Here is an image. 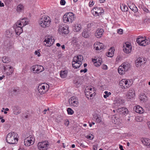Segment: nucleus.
Instances as JSON below:
<instances>
[{
	"label": "nucleus",
	"mask_w": 150,
	"mask_h": 150,
	"mask_svg": "<svg viewBox=\"0 0 150 150\" xmlns=\"http://www.w3.org/2000/svg\"><path fill=\"white\" fill-rule=\"evenodd\" d=\"M51 22L50 18L45 16H42L39 21V24L43 28L48 27Z\"/></svg>",
	"instance_id": "obj_1"
},
{
	"label": "nucleus",
	"mask_w": 150,
	"mask_h": 150,
	"mask_svg": "<svg viewBox=\"0 0 150 150\" xmlns=\"http://www.w3.org/2000/svg\"><path fill=\"white\" fill-rule=\"evenodd\" d=\"M75 16L74 14L72 12L66 13L63 16V20L64 23H71L74 20Z\"/></svg>",
	"instance_id": "obj_2"
},
{
	"label": "nucleus",
	"mask_w": 150,
	"mask_h": 150,
	"mask_svg": "<svg viewBox=\"0 0 150 150\" xmlns=\"http://www.w3.org/2000/svg\"><path fill=\"white\" fill-rule=\"evenodd\" d=\"M6 142L10 144H15L18 141V138L13 136L12 134L8 133L6 138Z\"/></svg>",
	"instance_id": "obj_3"
},
{
	"label": "nucleus",
	"mask_w": 150,
	"mask_h": 150,
	"mask_svg": "<svg viewBox=\"0 0 150 150\" xmlns=\"http://www.w3.org/2000/svg\"><path fill=\"white\" fill-rule=\"evenodd\" d=\"M15 29V31L16 35H19L23 32V30L21 22L17 21L13 26Z\"/></svg>",
	"instance_id": "obj_4"
},
{
	"label": "nucleus",
	"mask_w": 150,
	"mask_h": 150,
	"mask_svg": "<svg viewBox=\"0 0 150 150\" xmlns=\"http://www.w3.org/2000/svg\"><path fill=\"white\" fill-rule=\"evenodd\" d=\"M93 14L95 16L100 15L104 11L102 8L95 7L91 11Z\"/></svg>",
	"instance_id": "obj_5"
},
{
	"label": "nucleus",
	"mask_w": 150,
	"mask_h": 150,
	"mask_svg": "<svg viewBox=\"0 0 150 150\" xmlns=\"http://www.w3.org/2000/svg\"><path fill=\"white\" fill-rule=\"evenodd\" d=\"M38 146L40 150V149H45L47 150L48 149L49 146V143L47 141H42L41 142H39L38 144Z\"/></svg>",
	"instance_id": "obj_6"
},
{
	"label": "nucleus",
	"mask_w": 150,
	"mask_h": 150,
	"mask_svg": "<svg viewBox=\"0 0 150 150\" xmlns=\"http://www.w3.org/2000/svg\"><path fill=\"white\" fill-rule=\"evenodd\" d=\"M123 51L127 54L130 52L132 50V46L130 43L127 42L123 45Z\"/></svg>",
	"instance_id": "obj_7"
},
{
	"label": "nucleus",
	"mask_w": 150,
	"mask_h": 150,
	"mask_svg": "<svg viewBox=\"0 0 150 150\" xmlns=\"http://www.w3.org/2000/svg\"><path fill=\"white\" fill-rule=\"evenodd\" d=\"M32 68L33 71L35 73H38L44 70V67L40 65H35L33 66Z\"/></svg>",
	"instance_id": "obj_8"
},
{
	"label": "nucleus",
	"mask_w": 150,
	"mask_h": 150,
	"mask_svg": "<svg viewBox=\"0 0 150 150\" xmlns=\"http://www.w3.org/2000/svg\"><path fill=\"white\" fill-rule=\"evenodd\" d=\"M33 137L31 135L27 137L24 140V144L26 146L30 145L33 142Z\"/></svg>",
	"instance_id": "obj_9"
},
{
	"label": "nucleus",
	"mask_w": 150,
	"mask_h": 150,
	"mask_svg": "<svg viewBox=\"0 0 150 150\" xmlns=\"http://www.w3.org/2000/svg\"><path fill=\"white\" fill-rule=\"evenodd\" d=\"M68 29V28L67 27H62L61 26L59 27L58 31L60 34H67L69 33V32Z\"/></svg>",
	"instance_id": "obj_10"
},
{
	"label": "nucleus",
	"mask_w": 150,
	"mask_h": 150,
	"mask_svg": "<svg viewBox=\"0 0 150 150\" xmlns=\"http://www.w3.org/2000/svg\"><path fill=\"white\" fill-rule=\"evenodd\" d=\"M83 60V57L81 55H79L77 56H75L73 60V62H75V64L78 62V64L81 65L82 61Z\"/></svg>",
	"instance_id": "obj_11"
},
{
	"label": "nucleus",
	"mask_w": 150,
	"mask_h": 150,
	"mask_svg": "<svg viewBox=\"0 0 150 150\" xmlns=\"http://www.w3.org/2000/svg\"><path fill=\"white\" fill-rule=\"evenodd\" d=\"M44 42H46L47 46L50 47L54 43V38L52 39L51 37H47L45 39Z\"/></svg>",
	"instance_id": "obj_12"
},
{
	"label": "nucleus",
	"mask_w": 150,
	"mask_h": 150,
	"mask_svg": "<svg viewBox=\"0 0 150 150\" xmlns=\"http://www.w3.org/2000/svg\"><path fill=\"white\" fill-rule=\"evenodd\" d=\"M46 88L44 83L39 85L38 88V91L40 94H43L46 92Z\"/></svg>",
	"instance_id": "obj_13"
},
{
	"label": "nucleus",
	"mask_w": 150,
	"mask_h": 150,
	"mask_svg": "<svg viewBox=\"0 0 150 150\" xmlns=\"http://www.w3.org/2000/svg\"><path fill=\"white\" fill-rule=\"evenodd\" d=\"M145 63V60L143 58L139 57L136 61L135 64L137 67H139Z\"/></svg>",
	"instance_id": "obj_14"
},
{
	"label": "nucleus",
	"mask_w": 150,
	"mask_h": 150,
	"mask_svg": "<svg viewBox=\"0 0 150 150\" xmlns=\"http://www.w3.org/2000/svg\"><path fill=\"white\" fill-rule=\"evenodd\" d=\"M103 32L104 31L103 29H98L96 31L95 35L97 38H99L102 37Z\"/></svg>",
	"instance_id": "obj_15"
},
{
	"label": "nucleus",
	"mask_w": 150,
	"mask_h": 150,
	"mask_svg": "<svg viewBox=\"0 0 150 150\" xmlns=\"http://www.w3.org/2000/svg\"><path fill=\"white\" fill-rule=\"evenodd\" d=\"M134 110L136 112L140 114L143 113L144 112L143 109L139 105H137L135 106Z\"/></svg>",
	"instance_id": "obj_16"
},
{
	"label": "nucleus",
	"mask_w": 150,
	"mask_h": 150,
	"mask_svg": "<svg viewBox=\"0 0 150 150\" xmlns=\"http://www.w3.org/2000/svg\"><path fill=\"white\" fill-rule=\"evenodd\" d=\"M130 67V65L128 63L125 62L123 64L122 68L124 69V73L122 72V74L125 73V72L128 71Z\"/></svg>",
	"instance_id": "obj_17"
},
{
	"label": "nucleus",
	"mask_w": 150,
	"mask_h": 150,
	"mask_svg": "<svg viewBox=\"0 0 150 150\" xmlns=\"http://www.w3.org/2000/svg\"><path fill=\"white\" fill-rule=\"evenodd\" d=\"M122 82L124 84H122V88L125 89L129 87L130 86V81L128 80H125V79H122Z\"/></svg>",
	"instance_id": "obj_18"
},
{
	"label": "nucleus",
	"mask_w": 150,
	"mask_h": 150,
	"mask_svg": "<svg viewBox=\"0 0 150 150\" xmlns=\"http://www.w3.org/2000/svg\"><path fill=\"white\" fill-rule=\"evenodd\" d=\"M82 35L85 38H88L90 37L91 33L88 30L84 29L82 33Z\"/></svg>",
	"instance_id": "obj_19"
},
{
	"label": "nucleus",
	"mask_w": 150,
	"mask_h": 150,
	"mask_svg": "<svg viewBox=\"0 0 150 150\" xmlns=\"http://www.w3.org/2000/svg\"><path fill=\"white\" fill-rule=\"evenodd\" d=\"M142 143L146 146L150 147V139L148 138H143L142 140Z\"/></svg>",
	"instance_id": "obj_20"
},
{
	"label": "nucleus",
	"mask_w": 150,
	"mask_h": 150,
	"mask_svg": "<svg viewBox=\"0 0 150 150\" xmlns=\"http://www.w3.org/2000/svg\"><path fill=\"white\" fill-rule=\"evenodd\" d=\"M139 98L140 100L142 101L143 102L146 101L147 99V97L146 96V95L143 93H141L140 94Z\"/></svg>",
	"instance_id": "obj_21"
},
{
	"label": "nucleus",
	"mask_w": 150,
	"mask_h": 150,
	"mask_svg": "<svg viewBox=\"0 0 150 150\" xmlns=\"http://www.w3.org/2000/svg\"><path fill=\"white\" fill-rule=\"evenodd\" d=\"M21 21H18L20 22L22 24V26L23 27L26 24H28V20L27 18H24L21 19Z\"/></svg>",
	"instance_id": "obj_22"
},
{
	"label": "nucleus",
	"mask_w": 150,
	"mask_h": 150,
	"mask_svg": "<svg viewBox=\"0 0 150 150\" xmlns=\"http://www.w3.org/2000/svg\"><path fill=\"white\" fill-rule=\"evenodd\" d=\"M67 73L68 71L67 70L61 71L60 72V76L62 78H66L67 76Z\"/></svg>",
	"instance_id": "obj_23"
},
{
	"label": "nucleus",
	"mask_w": 150,
	"mask_h": 150,
	"mask_svg": "<svg viewBox=\"0 0 150 150\" xmlns=\"http://www.w3.org/2000/svg\"><path fill=\"white\" fill-rule=\"evenodd\" d=\"M115 50L112 47L109 50V51L108 53L107 56L109 57H112L114 54Z\"/></svg>",
	"instance_id": "obj_24"
},
{
	"label": "nucleus",
	"mask_w": 150,
	"mask_h": 150,
	"mask_svg": "<svg viewBox=\"0 0 150 150\" xmlns=\"http://www.w3.org/2000/svg\"><path fill=\"white\" fill-rule=\"evenodd\" d=\"M69 102L70 103L73 105L74 106H76V105H77L78 103L77 101L75 100H74L73 97H71L69 99Z\"/></svg>",
	"instance_id": "obj_25"
},
{
	"label": "nucleus",
	"mask_w": 150,
	"mask_h": 150,
	"mask_svg": "<svg viewBox=\"0 0 150 150\" xmlns=\"http://www.w3.org/2000/svg\"><path fill=\"white\" fill-rule=\"evenodd\" d=\"M81 26L80 24L77 25L73 28V30L75 32L79 31L81 29Z\"/></svg>",
	"instance_id": "obj_26"
},
{
	"label": "nucleus",
	"mask_w": 150,
	"mask_h": 150,
	"mask_svg": "<svg viewBox=\"0 0 150 150\" xmlns=\"http://www.w3.org/2000/svg\"><path fill=\"white\" fill-rule=\"evenodd\" d=\"M129 7L132 11L134 12H136L138 11V9L134 4H132V5L129 6Z\"/></svg>",
	"instance_id": "obj_27"
},
{
	"label": "nucleus",
	"mask_w": 150,
	"mask_h": 150,
	"mask_svg": "<svg viewBox=\"0 0 150 150\" xmlns=\"http://www.w3.org/2000/svg\"><path fill=\"white\" fill-rule=\"evenodd\" d=\"M75 62H73V61H72V67L73 68L75 69H77L80 67L81 65L78 64V62L76 64H75Z\"/></svg>",
	"instance_id": "obj_28"
},
{
	"label": "nucleus",
	"mask_w": 150,
	"mask_h": 150,
	"mask_svg": "<svg viewBox=\"0 0 150 150\" xmlns=\"http://www.w3.org/2000/svg\"><path fill=\"white\" fill-rule=\"evenodd\" d=\"M143 38L139 36V37L137 39L136 41L140 45L142 44V43H143V42H144V41H143Z\"/></svg>",
	"instance_id": "obj_29"
},
{
	"label": "nucleus",
	"mask_w": 150,
	"mask_h": 150,
	"mask_svg": "<svg viewBox=\"0 0 150 150\" xmlns=\"http://www.w3.org/2000/svg\"><path fill=\"white\" fill-rule=\"evenodd\" d=\"M2 61L4 63H8L10 61V59L8 57L5 56L2 57Z\"/></svg>",
	"instance_id": "obj_30"
},
{
	"label": "nucleus",
	"mask_w": 150,
	"mask_h": 150,
	"mask_svg": "<svg viewBox=\"0 0 150 150\" xmlns=\"http://www.w3.org/2000/svg\"><path fill=\"white\" fill-rule=\"evenodd\" d=\"M23 10V6L22 4H19L17 6V11L18 12H22Z\"/></svg>",
	"instance_id": "obj_31"
},
{
	"label": "nucleus",
	"mask_w": 150,
	"mask_h": 150,
	"mask_svg": "<svg viewBox=\"0 0 150 150\" xmlns=\"http://www.w3.org/2000/svg\"><path fill=\"white\" fill-rule=\"evenodd\" d=\"M97 59H92V62L94 63V64L95 66L96 67L99 66L101 65L100 62H98L97 61Z\"/></svg>",
	"instance_id": "obj_32"
},
{
	"label": "nucleus",
	"mask_w": 150,
	"mask_h": 150,
	"mask_svg": "<svg viewBox=\"0 0 150 150\" xmlns=\"http://www.w3.org/2000/svg\"><path fill=\"white\" fill-rule=\"evenodd\" d=\"M128 112L129 111L127 108L125 107H122V115H126L128 113Z\"/></svg>",
	"instance_id": "obj_33"
},
{
	"label": "nucleus",
	"mask_w": 150,
	"mask_h": 150,
	"mask_svg": "<svg viewBox=\"0 0 150 150\" xmlns=\"http://www.w3.org/2000/svg\"><path fill=\"white\" fill-rule=\"evenodd\" d=\"M143 41H144V42H143L142 44L140 45L145 46L146 45L149 44L150 42L149 40L147 39H144Z\"/></svg>",
	"instance_id": "obj_34"
},
{
	"label": "nucleus",
	"mask_w": 150,
	"mask_h": 150,
	"mask_svg": "<svg viewBox=\"0 0 150 150\" xmlns=\"http://www.w3.org/2000/svg\"><path fill=\"white\" fill-rule=\"evenodd\" d=\"M135 95L134 93H130V92H129V93L127 94L126 96L127 98L128 99H131V98H132Z\"/></svg>",
	"instance_id": "obj_35"
},
{
	"label": "nucleus",
	"mask_w": 150,
	"mask_h": 150,
	"mask_svg": "<svg viewBox=\"0 0 150 150\" xmlns=\"http://www.w3.org/2000/svg\"><path fill=\"white\" fill-rule=\"evenodd\" d=\"M95 117L97 122L100 123L101 121V118L99 117V115H97Z\"/></svg>",
	"instance_id": "obj_36"
},
{
	"label": "nucleus",
	"mask_w": 150,
	"mask_h": 150,
	"mask_svg": "<svg viewBox=\"0 0 150 150\" xmlns=\"http://www.w3.org/2000/svg\"><path fill=\"white\" fill-rule=\"evenodd\" d=\"M67 111L69 115H71L74 113V111L70 108H67Z\"/></svg>",
	"instance_id": "obj_37"
},
{
	"label": "nucleus",
	"mask_w": 150,
	"mask_h": 150,
	"mask_svg": "<svg viewBox=\"0 0 150 150\" xmlns=\"http://www.w3.org/2000/svg\"><path fill=\"white\" fill-rule=\"evenodd\" d=\"M122 64L119 67L118 69V72L120 74L122 75Z\"/></svg>",
	"instance_id": "obj_38"
},
{
	"label": "nucleus",
	"mask_w": 150,
	"mask_h": 150,
	"mask_svg": "<svg viewBox=\"0 0 150 150\" xmlns=\"http://www.w3.org/2000/svg\"><path fill=\"white\" fill-rule=\"evenodd\" d=\"M85 95L86 96H89L90 97H92L93 95L95 93V92H94L93 93H92V92H90V93H88V91H87V92H85Z\"/></svg>",
	"instance_id": "obj_39"
},
{
	"label": "nucleus",
	"mask_w": 150,
	"mask_h": 150,
	"mask_svg": "<svg viewBox=\"0 0 150 150\" xmlns=\"http://www.w3.org/2000/svg\"><path fill=\"white\" fill-rule=\"evenodd\" d=\"M86 138L87 139L91 140L92 139L94 138V136L92 134H90L88 135H87L86 136Z\"/></svg>",
	"instance_id": "obj_40"
},
{
	"label": "nucleus",
	"mask_w": 150,
	"mask_h": 150,
	"mask_svg": "<svg viewBox=\"0 0 150 150\" xmlns=\"http://www.w3.org/2000/svg\"><path fill=\"white\" fill-rule=\"evenodd\" d=\"M94 24V23L93 22H91L88 24L87 25V27L88 29L90 28L91 27H92Z\"/></svg>",
	"instance_id": "obj_41"
},
{
	"label": "nucleus",
	"mask_w": 150,
	"mask_h": 150,
	"mask_svg": "<svg viewBox=\"0 0 150 150\" xmlns=\"http://www.w3.org/2000/svg\"><path fill=\"white\" fill-rule=\"evenodd\" d=\"M12 0H5L4 2L6 5H8L10 4Z\"/></svg>",
	"instance_id": "obj_42"
},
{
	"label": "nucleus",
	"mask_w": 150,
	"mask_h": 150,
	"mask_svg": "<svg viewBox=\"0 0 150 150\" xmlns=\"http://www.w3.org/2000/svg\"><path fill=\"white\" fill-rule=\"evenodd\" d=\"M74 84L76 85H78L79 84H81V82L79 80L74 81Z\"/></svg>",
	"instance_id": "obj_43"
},
{
	"label": "nucleus",
	"mask_w": 150,
	"mask_h": 150,
	"mask_svg": "<svg viewBox=\"0 0 150 150\" xmlns=\"http://www.w3.org/2000/svg\"><path fill=\"white\" fill-rule=\"evenodd\" d=\"M123 9V11L122 10V11L125 12L127 11L128 10V8L127 6H124Z\"/></svg>",
	"instance_id": "obj_44"
},
{
	"label": "nucleus",
	"mask_w": 150,
	"mask_h": 150,
	"mask_svg": "<svg viewBox=\"0 0 150 150\" xmlns=\"http://www.w3.org/2000/svg\"><path fill=\"white\" fill-rule=\"evenodd\" d=\"M104 93L105 95H104L103 97L104 98H106L108 97L109 96L108 95V91H105Z\"/></svg>",
	"instance_id": "obj_45"
},
{
	"label": "nucleus",
	"mask_w": 150,
	"mask_h": 150,
	"mask_svg": "<svg viewBox=\"0 0 150 150\" xmlns=\"http://www.w3.org/2000/svg\"><path fill=\"white\" fill-rule=\"evenodd\" d=\"M44 84L45 86V88H46V90L45 91H46V92L47 91H48V90L49 89V86L46 83L45 84V83H44Z\"/></svg>",
	"instance_id": "obj_46"
},
{
	"label": "nucleus",
	"mask_w": 150,
	"mask_h": 150,
	"mask_svg": "<svg viewBox=\"0 0 150 150\" xmlns=\"http://www.w3.org/2000/svg\"><path fill=\"white\" fill-rule=\"evenodd\" d=\"M94 48H95V49L96 50H101V49L100 48V47L99 46V45H98L97 47H96L95 45H94Z\"/></svg>",
	"instance_id": "obj_47"
},
{
	"label": "nucleus",
	"mask_w": 150,
	"mask_h": 150,
	"mask_svg": "<svg viewBox=\"0 0 150 150\" xmlns=\"http://www.w3.org/2000/svg\"><path fill=\"white\" fill-rule=\"evenodd\" d=\"M99 45V46L100 47L101 50H103L104 49L103 44L101 43H98V45Z\"/></svg>",
	"instance_id": "obj_48"
},
{
	"label": "nucleus",
	"mask_w": 150,
	"mask_h": 150,
	"mask_svg": "<svg viewBox=\"0 0 150 150\" xmlns=\"http://www.w3.org/2000/svg\"><path fill=\"white\" fill-rule=\"evenodd\" d=\"M35 55H37L38 57H40V53L38 50V51H36L35 52Z\"/></svg>",
	"instance_id": "obj_49"
},
{
	"label": "nucleus",
	"mask_w": 150,
	"mask_h": 150,
	"mask_svg": "<svg viewBox=\"0 0 150 150\" xmlns=\"http://www.w3.org/2000/svg\"><path fill=\"white\" fill-rule=\"evenodd\" d=\"M10 134H12L13 135V137H17V136L18 135L17 134L14 132H11V133H9Z\"/></svg>",
	"instance_id": "obj_50"
},
{
	"label": "nucleus",
	"mask_w": 150,
	"mask_h": 150,
	"mask_svg": "<svg viewBox=\"0 0 150 150\" xmlns=\"http://www.w3.org/2000/svg\"><path fill=\"white\" fill-rule=\"evenodd\" d=\"M102 68L103 69L106 70L108 69V67L106 65L103 64L102 66Z\"/></svg>",
	"instance_id": "obj_51"
},
{
	"label": "nucleus",
	"mask_w": 150,
	"mask_h": 150,
	"mask_svg": "<svg viewBox=\"0 0 150 150\" xmlns=\"http://www.w3.org/2000/svg\"><path fill=\"white\" fill-rule=\"evenodd\" d=\"M98 146L97 144H95L93 145V150H97V147Z\"/></svg>",
	"instance_id": "obj_52"
},
{
	"label": "nucleus",
	"mask_w": 150,
	"mask_h": 150,
	"mask_svg": "<svg viewBox=\"0 0 150 150\" xmlns=\"http://www.w3.org/2000/svg\"><path fill=\"white\" fill-rule=\"evenodd\" d=\"M60 3L61 5H65L66 2L64 0H61Z\"/></svg>",
	"instance_id": "obj_53"
},
{
	"label": "nucleus",
	"mask_w": 150,
	"mask_h": 150,
	"mask_svg": "<svg viewBox=\"0 0 150 150\" xmlns=\"http://www.w3.org/2000/svg\"><path fill=\"white\" fill-rule=\"evenodd\" d=\"M87 69L86 68H85L84 69H81L80 71V72L81 73L83 72L84 73H85L87 72Z\"/></svg>",
	"instance_id": "obj_54"
},
{
	"label": "nucleus",
	"mask_w": 150,
	"mask_h": 150,
	"mask_svg": "<svg viewBox=\"0 0 150 150\" xmlns=\"http://www.w3.org/2000/svg\"><path fill=\"white\" fill-rule=\"evenodd\" d=\"M117 33L119 34H122V29H119L117 30Z\"/></svg>",
	"instance_id": "obj_55"
},
{
	"label": "nucleus",
	"mask_w": 150,
	"mask_h": 150,
	"mask_svg": "<svg viewBox=\"0 0 150 150\" xmlns=\"http://www.w3.org/2000/svg\"><path fill=\"white\" fill-rule=\"evenodd\" d=\"M143 10L146 13H148L149 10L148 9L145 7H144L143 8Z\"/></svg>",
	"instance_id": "obj_56"
},
{
	"label": "nucleus",
	"mask_w": 150,
	"mask_h": 150,
	"mask_svg": "<svg viewBox=\"0 0 150 150\" xmlns=\"http://www.w3.org/2000/svg\"><path fill=\"white\" fill-rule=\"evenodd\" d=\"M94 4L93 1H92V2L90 1L89 4V6H93Z\"/></svg>",
	"instance_id": "obj_57"
},
{
	"label": "nucleus",
	"mask_w": 150,
	"mask_h": 150,
	"mask_svg": "<svg viewBox=\"0 0 150 150\" xmlns=\"http://www.w3.org/2000/svg\"><path fill=\"white\" fill-rule=\"evenodd\" d=\"M72 41L74 43H76L77 42V39L76 38H74L72 40Z\"/></svg>",
	"instance_id": "obj_58"
},
{
	"label": "nucleus",
	"mask_w": 150,
	"mask_h": 150,
	"mask_svg": "<svg viewBox=\"0 0 150 150\" xmlns=\"http://www.w3.org/2000/svg\"><path fill=\"white\" fill-rule=\"evenodd\" d=\"M9 68L10 69H11L10 70V73L11 74L13 71V67L11 66Z\"/></svg>",
	"instance_id": "obj_59"
},
{
	"label": "nucleus",
	"mask_w": 150,
	"mask_h": 150,
	"mask_svg": "<svg viewBox=\"0 0 150 150\" xmlns=\"http://www.w3.org/2000/svg\"><path fill=\"white\" fill-rule=\"evenodd\" d=\"M23 145L20 146L19 149L18 150H22V149H23V150H24V149H25L24 148H23Z\"/></svg>",
	"instance_id": "obj_60"
},
{
	"label": "nucleus",
	"mask_w": 150,
	"mask_h": 150,
	"mask_svg": "<svg viewBox=\"0 0 150 150\" xmlns=\"http://www.w3.org/2000/svg\"><path fill=\"white\" fill-rule=\"evenodd\" d=\"M65 125L67 126H68L69 125V121L67 120V121H66V122H65Z\"/></svg>",
	"instance_id": "obj_61"
},
{
	"label": "nucleus",
	"mask_w": 150,
	"mask_h": 150,
	"mask_svg": "<svg viewBox=\"0 0 150 150\" xmlns=\"http://www.w3.org/2000/svg\"><path fill=\"white\" fill-rule=\"evenodd\" d=\"M130 92V93H134V90L133 89H130L129 90V92Z\"/></svg>",
	"instance_id": "obj_62"
},
{
	"label": "nucleus",
	"mask_w": 150,
	"mask_h": 150,
	"mask_svg": "<svg viewBox=\"0 0 150 150\" xmlns=\"http://www.w3.org/2000/svg\"><path fill=\"white\" fill-rule=\"evenodd\" d=\"M13 92L14 93H15V92H17L18 93V92H19V91L18 90L13 89Z\"/></svg>",
	"instance_id": "obj_63"
},
{
	"label": "nucleus",
	"mask_w": 150,
	"mask_h": 150,
	"mask_svg": "<svg viewBox=\"0 0 150 150\" xmlns=\"http://www.w3.org/2000/svg\"><path fill=\"white\" fill-rule=\"evenodd\" d=\"M97 61H98V62H100L101 64V62H102V59L101 58L98 59V60H96Z\"/></svg>",
	"instance_id": "obj_64"
}]
</instances>
